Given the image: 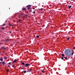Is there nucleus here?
<instances>
[{
  "label": "nucleus",
  "mask_w": 75,
  "mask_h": 75,
  "mask_svg": "<svg viewBox=\"0 0 75 75\" xmlns=\"http://www.w3.org/2000/svg\"><path fill=\"white\" fill-rule=\"evenodd\" d=\"M27 7H31V6L30 5H29L26 6Z\"/></svg>",
  "instance_id": "nucleus-11"
},
{
  "label": "nucleus",
  "mask_w": 75,
  "mask_h": 75,
  "mask_svg": "<svg viewBox=\"0 0 75 75\" xmlns=\"http://www.w3.org/2000/svg\"><path fill=\"white\" fill-rule=\"evenodd\" d=\"M64 54L66 55H73L74 52L72 51L71 50L67 49L65 50Z\"/></svg>",
  "instance_id": "nucleus-1"
},
{
  "label": "nucleus",
  "mask_w": 75,
  "mask_h": 75,
  "mask_svg": "<svg viewBox=\"0 0 75 75\" xmlns=\"http://www.w3.org/2000/svg\"><path fill=\"white\" fill-rule=\"evenodd\" d=\"M64 58H65L66 59V60H67H67H68V59L67 57H64Z\"/></svg>",
  "instance_id": "nucleus-14"
},
{
  "label": "nucleus",
  "mask_w": 75,
  "mask_h": 75,
  "mask_svg": "<svg viewBox=\"0 0 75 75\" xmlns=\"http://www.w3.org/2000/svg\"><path fill=\"white\" fill-rule=\"evenodd\" d=\"M68 7L69 8H71V7H72V6L71 5H69L68 6Z\"/></svg>",
  "instance_id": "nucleus-6"
},
{
  "label": "nucleus",
  "mask_w": 75,
  "mask_h": 75,
  "mask_svg": "<svg viewBox=\"0 0 75 75\" xmlns=\"http://www.w3.org/2000/svg\"><path fill=\"white\" fill-rule=\"evenodd\" d=\"M8 64H11V63L9 62Z\"/></svg>",
  "instance_id": "nucleus-34"
},
{
  "label": "nucleus",
  "mask_w": 75,
  "mask_h": 75,
  "mask_svg": "<svg viewBox=\"0 0 75 75\" xmlns=\"http://www.w3.org/2000/svg\"><path fill=\"white\" fill-rule=\"evenodd\" d=\"M8 71H9V69H8L7 70V72H8Z\"/></svg>",
  "instance_id": "nucleus-24"
},
{
  "label": "nucleus",
  "mask_w": 75,
  "mask_h": 75,
  "mask_svg": "<svg viewBox=\"0 0 75 75\" xmlns=\"http://www.w3.org/2000/svg\"><path fill=\"white\" fill-rule=\"evenodd\" d=\"M17 60L16 59H15L13 62V63H15V62H17Z\"/></svg>",
  "instance_id": "nucleus-8"
},
{
  "label": "nucleus",
  "mask_w": 75,
  "mask_h": 75,
  "mask_svg": "<svg viewBox=\"0 0 75 75\" xmlns=\"http://www.w3.org/2000/svg\"><path fill=\"white\" fill-rule=\"evenodd\" d=\"M73 48L74 50H75V47H74Z\"/></svg>",
  "instance_id": "nucleus-32"
},
{
  "label": "nucleus",
  "mask_w": 75,
  "mask_h": 75,
  "mask_svg": "<svg viewBox=\"0 0 75 75\" xmlns=\"http://www.w3.org/2000/svg\"><path fill=\"white\" fill-rule=\"evenodd\" d=\"M33 14H35V11H34L33 12Z\"/></svg>",
  "instance_id": "nucleus-29"
},
{
  "label": "nucleus",
  "mask_w": 75,
  "mask_h": 75,
  "mask_svg": "<svg viewBox=\"0 0 75 75\" xmlns=\"http://www.w3.org/2000/svg\"><path fill=\"white\" fill-rule=\"evenodd\" d=\"M61 58H62V59H64V57H62Z\"/></svg>",
  "instance_id": "nucleus-28"
},
{
  "label": "nucleus",
  "mask_w": 75,
  "mask_h": 75,
  "mask_svg": "<svg viewBox=\"0 0 75 75\" xmlns=\"http://www.w3.org/2000/svg\"><path fill=\"white\" fill-rule=\"evenodd\" d=\"M5 29V28L4 27L2 28V30H4Z\"/></svg>",
  "instance_id": "nucleus-21"
},
{
  "label": "nucleus",
  "mask_w": 75,
  "mask_h": 75,
  "mask_svg": "<svg viewBox=\"0 0 75 75\" xmlns=\"http://www.w3.org/2000/svg\"><path fill=\"white\" fill-rule=\"evenodd\" d=\"M32 71V69H28V70L27 71V72H31Z\"/></svg>",
  "instance_id": "nucleus-4"
},
{
  "label": "nucleus",
  "mask_w": 75,
  "mask_h": 75,
  "mask_svg": "<svg viewBox=\"0 0 75 75\" xmlns=\"http://www.w3.org/2000/svg\"><path fill=\"white\" fill-rule=\"evenodd\" d=\"M25 17H27V14H25Z\"/></svg>",
  "instance_id": "nucleus-26"
},
{
  "label": "nucleus",
  "mask_w": 75,
  "mask_h": 75,
  "mask_svg": "<svg viewBox=\"0 0 75 75\" xmlns=\"http://www.w3.org/2000/svg\"><path fill=\"white\" fill-rule=\"evenodd\" d=\"M0 60L1 61H3V58L1 57V58L0 59Z\"/></svg>",
  "instance_id": "nucleus-10"
},
{
  "label": "nucleus",
  "mask_w": 75,
  "mask_h": 75,
  "mask_svg": "<svg viewBox=\"0 0 75 75\" xmlns=\"http://www.w3.org/2000/svg\"><path fill=\"white\" fill-rule=\"evenodd\" d=\"M1 43L0 42V45H1Z\"/></svg>",
  "instance_id": "nucleus-40"
},
{
  "label": "nucleus",
  "mask_w": 75,
  "mask_h": 75,
  "mask_svg": "<svg viewBox=\"0 0 75 75\" xmlns=\"http://www.w3.org/2000/svg\"><path fill=\"white\" fill-rule=\"evenodd\" d=\"M24 74H25V73H26V72H27V71H24Z\"/></svg>",
  "instance_id": "nucleus-20"
},
{
  "label": "nucleus",
  "mask_w": 75,
  "mask_h": 75,
  "mask_svg": "<svg viewBox=\"0 0 75 75\" xmlns=\"http://www.w3.org/2000/svg\"><path fill=\"white\" fill-rule=\"evenodd\" d=\"M23 68H22V69H23Z\"/></svg>",
  "instance_id": "nucleus-36"
},
{
  "label": "nucleus",
  "mask_w": 75,
  "mask_h": 75,
  "mask_svg": "<svg viewBox=\"0 0 75 75\" xmlns=\"http://www.w3.org/2000/svg\"><path fill=\"white\" fill-rule=\"evenodd\" d=\"M67 40H69V38H67Z\"/></svg>",
  "instance_id": "nucleus-31"
},
{
  "label": "nucleus",
  "mask_w": 75,
  "mask_h": 75,
  "mask_svg": "<svg viewBox=\"0 0 75 75\" xmlns=\"http://www.w3.org/2000/svg\"><path fill=\"white\" fill-rule=\"evenodd\" d=\"M62 56L63 57H64V54H62Z\"/></svg>",
  "instance_id": "nucleus-19"
},
{
  "label": "nucleus",
  "mask_w": 75,
  "mask_h": 75,
  "mask_svg": "<svg viewBox=\"0 0 75 75\" xmlns=\"http://www.w3.org/2000/svg\"><path fill=\"white\" fill-rule=\"evenodd\" d=\"M12 67L13 68H14V65H13V66H12Z\"/></svg>",
  "instance_id": "nucleus-25"
},
{
  "label": "nucleus",
  "mask_w": 75,
  "mask_h": 75,
  "mask_svg": "<svg viewBox=\"0 0 75 75\" xmlns=\"http://www.w3.org/2000/svg\"><path fill=\"white\" fill-rule=\"evenodd\" d=\"M1 50H6V49L3 47H1Z\"/></svg>",
  "instance_id": "nucleus-5"
},
{
  "label": "nucleus",
  "mask_w": 75,
  "mask_h": 75,
  "mask_svg": "<svg viewBox=\"0 0 75 75\" xmlns=\"http://www.w3.org/2000/svg\"><path fill=\"white\" fill-rule=\"evenodd\" d=\"M9 33H11V31H10L9 32Z\"/></svg>",
  "instance_id": "nucleus-33"
},
{
  "label": "nucleus",
  "mask_w": 75,
  "mask_h": 75,
  "mask_svg": "<svg viewBox=\"0 0 75 75\" xmlns=\"http://www.w3.org/2000/svg\"><path fill=\"white\" fill-rule=\"evenodd\" d=\"M3 25V26H4V25H6V24H3V25Z\"/></svg>",
  "instance_id": "nucleus-30"
},
{
  "label": "nucleus",
  "mask_w": 75,
  "mask_h": 75,
  "mask_svg": "<svg viewBox=\"0 0 75 75\" xmlns=\"http://www.w3.org/2000/svg\"><path fill=\"white\" fill-rule=\"evenodd\" d=\"M29 11H30V12H31V10H30Z\"/></svg>",
  "instance_id": "nucleus-37"
},
{
  "label": "nucleus",
  "mask_w": 75,
  "mask_h": 75,
  "mask_svg": "<svg viewBox=\"0 0 75 75\" xmlns=\"http://www.w3.org/2000/svg\"><path fill=\"white\" fill-rule=\"evenodd\" d=\"M36 37L37 38H39V36H38V35H37L36 36Z\"/></svg>",
  "instance_id": "nucleus-22"
},
{
  "label": "nucleus",
  "mask_w": 75,
  "mask_h": 75,
  "mask_svg": "<svg viewBox=\"0 0 75 75\" xmlns=\"http://www.w3.org/2000/svg\"><path fill=\"white\" fill-rule=\"evenodd\" d=\"M30 64L27 63L25 64L24 66V67H30Z\"/></svg>",
  "instance_id": "nucleus-2"
},
{
  "label": "nucleus",
  "mask_w": 75,
  "mask_h": 75,
  "mask_svg": "<svg viewBox=\"0 0 75 75\" xmlns=\"http://www.w3.org/2000/svg\"><path fill=\"white\" fill-rule=\"evenodd\" d=\"M21 20L20 19L19 20V22H21Z\"/></svg>",
  "instance_id": "nucleus-27"
},
{
  "label": "nucleus",
  "mask_w": 75,
  "mask_h": 75,
  "mask_svg": "<svg viewBox=\"0 0 75 75\" xmlns=\"http://www.w3.org/2000/svg\"><path fill=\"white\" fill-rule=\"evenodd\" d=\"M38 10H43V9H42V8H41V9L39 8Z\"/></svg>",
  "instance_id": "nucleus-16"
},
{
  "label": "nucleus",
  "mask_w": 75,
  "mask_h": 75,
  "mask_svg": "<svg viewBox=\"0 0 75 75\" xmlns=\"http://www.w3.org/2000/svg\"><path fill=\"white\" fill-rule=\"evenodd\" d=\"M18 17L20 18V17Z\"/></svg>",
  "instance_id": "nucleus-42"
},
{
  "label": "nucleus",
  "mask_w": 75,
  "mask_h": 75,
  "mask_svg": "<svg viewBox=\"0 0 75 75\" xmlns=\"http://www.w3.org/2000/svg\"><path fill=\"white\" fill-rule=\"evenodd\" d=\"M22 10H23V11H25V10H26V8H22Z\"/></svg>",
  "instance_id": "nucleus-7"
},
{
  "label": "nucleus",
  "mask_w": 75,
  "mask_h": 75,
  "mask_svg": "<svg viewBox=\"0 0 75 75\" xmlns=\"http://www.w3.org/2000/svg\"><path fill=\"white\" fill-rule=\"evenodd\" d=\"M2 62L3 65H4L6 64V63H5V61H4Z\"/></svg>",
  "instance_id": "nucleus-9"
},
{
  "label": "nucleus",
  "mask_w": 75,
  "mask_h": 75,
  "mask_svg": "<svg viewBox=\"0 0 75 75\" xmlns=\"http://www.w3.org/2000/svg\"><path fill=\"white\" fill-rule=\"evenodd\" d=\"M4 59H7V57H4Z\"/></svg>",
  "instance_id": "nucleus-12"
},
{
  "label": "nucleus",
  "mask_w": 75,
  "mask_h": 75,
  "mask_svg": "<svg viewBox=\"0 0 75 75\" xmlns=\"http://www.w3.org/2000/svg\"><path fill=\"white\" fill-rule=\"evenodd\" d=\"M42 72H43V73H45V71L43 70H42Z\"/></svg>",
  "instance_id": "nucleus-17"
},
{
  "label": "nucleus",
  "mask_w": 75,
  "mask_h": 75,
  "mask_svg": "<svg viewBox=\"0 0 75 75\" xmlns=\"http://www.w3.org/2000/svg\"><path fill=\"white\" fill-rule=\"evenodd\" d=\"M1 62H0V64H1Z\"/></svg>",
  "instance_id": "nucleus-38"
},
{
  "label": "nucleus",
  "mask_w": 75,
  "mask_h": 75,
  "mask_svg": "<svg viewBox=\"0 0 75 75\" xmlns=\"http://www.w3.org/2000/svg\"><path fill=\"white\" fill-rule=\"evenodd\" d=\"M31 8L30 7H28V10H29Z\"/></svg>",
  "instance_id": "nucleus-23"
},
{
  "label": "nucleus",
  "mask_w": 75,
  "mask_h": 75,
  "mask_svg": "<svg viewBox=\"0 0 75 75\" xmlns=\"http://www.w3.org/2000/svg\"><path fill=\"white\" fill-rule=\"evenodd\" d=\"M23 14L24 13H22L19 15V16L20 18H22L23 16Z\"/></svg>",
  "instance_id": "nucleus-3"
},
{
  "label": "nucleus",
  "mask_w": 75,
  "mask_h": 75,
  "mask_svg": "<svg viewBox=\"0 0 75 75\" xmlns=\"http://www.w3.org/2000/svg\"><path fill=\"white\" fill-rule=\"evenodd\" d=\"M71 1H73V0H71Z\"/></svg>",
  "instance_id": "nucleus-41"
},
{
  "label": "nucleus",
  "mask_w": 75,
  "mask_h": 75,
  "mask_svg": "<svg viewBox=\"0 0 75 75\" xmlns=\"http://www.w3.org/2000/svg\"><path fill=\"white\" fill-rule=\"evenodd\" d=\"M8 67H10V66H8Z\"/></svg>",
  "instance_id": "nucleus-39"
},
{
  "label": "nucleus",
  "mask_w": 75,
  "mask_h": 75,
  "mask_svg": "<svg viewBox=\"0 0 75 75\" xmlns=\"http://www.w3.org/2000/svg\"><path fill=\"white\" fill-rule=\"evenodd\" d=\"M21 65H25V63L24 62H22Z\"/></svg>",
  "instance_id": "nucleus-13"
},
{
  "label": "nucleus",
  "mask_w": 75,
  "mask_h": 75,
  "mask_svg": "<svg viewBox=\"0 0 75 75\" xmlns=\"http://www.w3.org/2000/svg\"><path fill=\"white\" fill-rule=\"evenodd\" d=\"M5 41H9V40H8V39H5Z\"/></svg>",
  "instance_id": "nucleus-15"
},
{
  "label": "nucleus",
  "mask_w": 75,
  "mask_h": 75,
  "mask_svg": "<svg viewBox=\"0 0 75 75\" xmlns=\"http://www.w3.org/2000/svg\"><path fill=\"white\" fill-rule=\"evenodd\" d=\"M9 26H11V27H13V25L11 24H9Z\"/></svg>",
  "instance_id": "nucleus-18"
},
{
  "label": "nucleus",
  "mask_w": 75,
  "mask_h": 75,
  "mask_svg": "<svg viewBox=\"0 0 75 75\" xmlns=\"http://www.w3.org/2000/svg\"><path fill=\"white\" fill-rule=\"evenodd\" d=\"M33 10H35V8H33Z\"/></svg>",
  "instance_id": "nucleus-35"
}]
</instances>
